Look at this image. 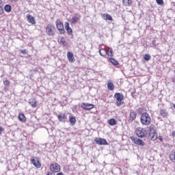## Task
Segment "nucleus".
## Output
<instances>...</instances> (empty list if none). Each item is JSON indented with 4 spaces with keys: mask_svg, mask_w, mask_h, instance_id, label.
Wrapping results in <instances>:
<instances>
[{
    "mask_svg": "<svg viewBox=\"0 0 175 175\" xmlns=\"http://www.w3.org/2000/svg\"><path fill=\"white\" fill-rule=\"evenodd\" d=\"M140 122L142 125L148 126L151 124V117L148 113H143L140 117Z\"/></svg>",
    "mask_w": 175,
    "mask_h": 175,
    "instance_id": "f257e3e1",
    "label": "nucleus"
},
{
    "mask_svg": "<svg viewBox=\"0 0 175 175\" xmlns=\"http://www.w3.org/2000/svg\"><path fill=\"white\" fill-rule=\"evenodd\" d=\"M114 98L117 100L116 105L118 106V107H120L121 105H124V101H122L124 99V94H122V93H115Z\"/></svg>",
    "mask_w": 175,
    "mask_h": 175,
    "instance_id": "f03ea898",
    "label": "nucleus"
},
{
    "mask_svg": "<svg viewBox=\"0 0 175 175\" xmlns=\"http://www.w3.org/2000/svg\"><path fill=\"white\" fill-rule=\"evenodd\" d=\"M46 33L48 36H54V35H55V26L54 25L48 24L46 27Z\"/></svg>",
    "mask_w": 175,
    "mask_h": 175,
    "instance_id": "7ed1b4c3",
    "label": "nucleus"
},
{
    "mask_svg": "<svg viewBox=\"0 0 175 175\" xmlns=\"http://www.w3.org/2000/svg\"><path fill=\"white\" fill-rule=\"evenodd\" d=\"M55 24H56V28L59 31V33L61 34L65 33V29H64V23L61 22V20L57 19V21H55Z\"/></svg>",
    "mask_w": 175,
    "mask_h": 175,
    "instance_id": "20e7f679",
    "label": "nucleus"
},
{
    "mask_svg": "<svg viewBox=\"0 0 175 175\" xmlns=\"http://www.w3.org/2000/svg\"><path fill=\"white\" fill-rule=\"evenodd\" d=\"M135 133L138 137H140L141 139H143L144 136H146V129L142 128V127H138L135 130Z\"/></svg>",
    "mask_w": 175,
    "mask_h": 175,
    "instance_id": "39448f33",
    "label": "nucleus"
},
{
    "mask_svg": "<svg viewBox=\"0 0 175 175\" xmlns=\"http://www.w3.org/2000/svg\"><path fill=\"white\" fill-rule=\"evenodd\" d=\"M94 142L98 146H107L109 144V143H107V141L105 138L96 137L94 138Z\"/></svg>",
    "mask_w": 175,
    "mask_h": 175,
    "instance_id": "423d86ee",
    "label": "nucleus"
},
{
    "mask_svg": "<svg viewBox=\"0 0 175 175\" xmlns=\"http://www.w3.org/2000/svg\"><path fill=\"white\" fill-rule=\"evenodd\" d=\"M131 139L134 143V144H137V146H142V147L146 146V143L143 142L140 138H137L136 137H131Z\"/></svg>",
    "mask_w": 175,
    "mask_h": 175,
    "instance_id": "0eeeda50",
    "label": "nucleus"
},
{
    "mask_svg": "<svg viewBox=\"0 0 175 175\" xmlns=\"http://www.w3.org/2000/svg\"><path fill=\"white\" fill-rule=\"evenodd\" d=\"M50 172H53V173H58L61 171V166L59 165L58 163H55L51 164L50 165Z\"/></svg>",
    "mask_w": 175,
    "mask_h": 175,
    "instance_id": "6e6552de",
    "label": "nucleus"
},
{
    "mask_svg": "<svg viewBox=\"0 0 175 175\" xmlns=\"http://www.w3.org/2000/svg\"><path fill=\"white\" fill-rule=\"evenodd\" d=\"M31 163H33V165H34V166H36V167H38V169H40V167H42V163H40V161H39V159L36 157H33L31 159H30Z\"/></svg>",
    "mask_w": 175,
    "mask_h": 175,
    "instance_id": "1a4fd4ad",
    "label": "nucleus"
},
{
    "mask_svg": "<svg viewBox=\"0 0 175 175\" xmlns=\"http://www.w3.org/2000/svg\"><path fill=\"white\" fill-rule=\"evenodd\" d=\"M57 120L60 122H63L64 124H65L68 120V116L66 113H59L57 116Z\"/></svg>",
    "mask_w": 175,
    "mask_h": 175,
    "instance_id": "9d476101",
    "label": "nucleus"
},
{
    "mask_svg": "<svg viewBox=\"0 0 175 175\" xmlns=\"http://www.w3.org/2000/svg\"><path fill=\"white\" fill-rule=\"evenodd\" d=\"M81 107L84 109V110H92V109H94V105L88 103H82Z\"/></svg>",
    "mask_w": 175,
    "mask_h": 175,
    "instance_id": "9b49d317",
    "label": "nucleus"
},
{
    "mask_svg": "<svg viewBox=\"0 0 175 175\" xmlns=\"http://www.w3.org/2000/svg\"><path fill=\"white\" fill-rule=\"evenodd\" d=\"M136 117H137V113L135 112V111H131L129 115V122L132 124L136 120Z\"/></svg>",
    "mask_w": 175,
    "mask_h": 175,
    "instance_id": "f8f14e48",
    "label": "nucleus"
},
{
    "mask_svg": "<svg viewBox=\"0 0 175 175\" xmlns=\"http://www.w3.org/2000/svg\"><path fill=\"white\" fill-rule=\"evenodd\" d=\"M65 25V29L67 31L68 35H73V30L72 29V27L69 25V23L66 22L64 23Z\"/></svg>",
    "mask_w": 175,
    "mask_h": 175,
    "instance_id": "ddd939ff",
    "label": "nucleus"
},
{
    "mask_svg": "<svg viewBox=\"0 0 175 175\" xmlns=\"http://www.w3.org/2000/svg\"><path fill=\"white\" fill-rule=\"evenodd\" d=\"M27 20L28 23H30V24H36V21H35V17L32 16V15L28 14L26 16Z\"/></svg>",
    "mask_w": 175,
    "mask_h": 175,
    "instance_id": "4468645a",
    "label": "nucleus"
},
{
    "mask_svg": "<svg viewBox=\"0 0 175 175\" xmlns=\"http://www.w3.org/2000/svg\"><path fill=\"white\" fill-rule=\"evenodd\" d=\"M67 58L69 62H75V61H76V59H75V55H73V53L70 51L68 52Z\"/></svg>",
    "mask_w": 175,
    "mask_h": 175,
    "instance_id": "2eb2a0df",
    "label": "nucleus"
},
{
    "mask_svg": "<svg viewBox=\"0 0 175 175\" xmlns=\"http://www.w3.org/2000/svg\"><path fill=\"white\" fill-rule=\"evenodd\" d=\"M101 17L103 18V20L113 21V17L109 14H101Z\"/></svg>",
    "mask_w": 175,
    "mask_h": 175,
    "instance_id": "dca6fc26",
    "label": "nucleus"
},
{
    "mask_svg": "<svg viewBox=\"0 0 175 175\" xmlns=\"http://www.w3.org/2000/svg\"><path fill=\"white\" fill-rule=\"evenodd\" d=\"M149 136H151L152 133H155L157 132V127L154 124H151L149 127Z\"/></svg>",
    "mask_w": 175,
    "mask_h": 175,
    "instance_id": "f3484780",
    "label": "nucleus"
},
{
    "mask_svg": "<svg viewBox=\"0 0 175 175\" xmlns=\"http://www.w3.org/2000/svg\"><path fill=\"white\" fill-rule=\"evenodd\" d=\"M169 114V112H167V110L161 109H160V116L163 117V118H165Z\"/></svg>",
    "mask_w": 175,
    "mask_h": 175,
    "instance_id": "a211bd4d",
    "label": "nucleus"
},
{
    "mask_svg": "<svg viewBox=\"0 0 175 175\" xmlns=\"http://www.w3.org/2000/svg\"><path fill=\"white\" fill-rule=\"evenodd\" d=\"M69 122L70 125H72V126H73V125H76V117L73 116H70Z\"/></svg>",
    "mask_w": 175,
    "mask_h": 175,
    "instance_id": "6ab92c4d",
    "label": "nucleus"
},
{
    "mask_svg": "<svg viewBox=\"0 0 175 175\" xmlns=\"http://www.w3.org/2000/svg\"><path fill=\"white\" fill-rule=\"evenodd\" d=\"M18 120L21 122H25L27 121V118H25V115H24V113H19Z\"/></svg>",
    "mask_w": 175,
    "mask_h": 175,
    "instance_id": "aec40b11",
    "label": "nucleus"
},
{
    "mask_svg": "<svg viewBox=\"0 0 175 175\" xmlns=\"http://www.w3.org/2000/svg\"><path fill=\"white\" fill-rule=\"evenodd\" d=\"M29 104L31 107H36V100L35 98H30L29 100Z\"/></svg>",
    "mask_w": 175,
    "mask_h": 175,
    "instance_id": "412c9836",
    "label": "nucleus"
},
{
    "mask_svg": "<svg viewBox=\"0 0 175 175\" xmlns=\"http://www.w3.org/2000/svg\"><path fill=\"white\" fill-rule=\"evenodd\" d=\"M109 125H111V126H114V125H117V120L114 118H111L108 120Z\"/></svg>",
    "mask_w": 175,
    "mask_h": 175,
    "instance_id": "4be33fe9",
    "label": "nucleus"
},
{
    "mask_svg": "<svg viewBox=\"0 0 175 175\" xmlns=\"http://www.w3.org/2000/svg\"><path fill=\"white\" fill-rule=\"evenodd\" d=\"M4 10L7 13H10V12H12V5H10V4L5 5L4 6Z\"/></svg>",
    "mask_w": 175,
    "mask_h": 175,
    "instance_id": "5701e85b",
    "label": "nucleus"
},
{
    "mask_svg": "<svg viewBox=\"0 0 175 175\" xmlns=\"http://www.w3.org/2000/svg\"><path fill=\"white\" fill-rule=\"evenodd\" d=\"M149 137H150V140H152L153 142L157 140L158 139V133H152L151 136L149 135Z\"/></svg>",
    "mask_w": 175,
    "mask_h": 175,
    "instance_id": "b1692460",
    "label": "nucleus"
},
{
    "mask_svg": "<svg viewBox=\"0 0 175 175\" xmlns=\"http://www.w3.org/2000/svg\"><path fill=\"white\" fill-rule=\"evenodd\" d=\"M100 55L102 57H105V55H107V50L101 49L99 50Z\"/></svg>",
    "mask_w": 175,
    "mask_h": 175,
    "instance_id": "393cba45",
    "label": "nucleus"
},
{
    "mask_svg": "<svg viewBox=\"0 0 175 175\" xmlns=\"http://www.w3.org/2000/svg\"><path fill=\"white\" fill-rule=\"evenodd\" d=\"M137 112L139 114V116H143V114L147 113V112H144V108H138L137 109Z\"/></svg>",
    "mask_w": 175,
    "mask_h": 175,
    "instance_id": "a878e982",
    "label": "nucleus"
},
{
    "mask_svg": "<svg viewBox=\"0 0 175 175\" xmlns=\"http://www.w3.org/2000/svg\"><path fill=\"white\" fill-rule=\"evenodd\" d=\"M107 55H109V57H113L114 52L113 51V48H108V50H107Z\"/></svg>",
    "mask_w": 175,
    "mask_h": 175,
    "instance_id": "bb28decb",
    "label": "nucleus"
},
{
    "mask_svg": "<svg viewBox=\"0 0 175 175\" xmlns=\"http://www.w3.org/2000/svg\"><path fill=\"white\" fill-rule=\"evenodd\" d=\"M58 42L63 46H66V41L65 40V38L64 37L59 39Z\"/></svg>",
    "mask_w": 175,
    "mask_h": 175,
    "instance_id": "cd10ccee",
    "label": "nucleus"
},
{
    "mask_svg": "<svg viewBox=\"0 0 175 175\" xmlns=\"http://www.w3.org/2000/svg\"><path fill=\"white\" fill-rule=\"evenodd\" d=\"M109 61H110L111 64H112L115 66L118 65V61L116 60V59H114L113 57H110Z\"/></svg>",
    "mask_w": 175,
    "mask_h": 175,
    "instance_id": "c85d7f7f",
    "label": "nucleus"
},
{
    "mask_svg": "<svg viewBox=\"0 0 175 175\" xmlns=\"http://www.w3.org/2000/svg\"><path fill=\"white\" fill-rule=\"evenodd\" d=\"M122 2L125 6H131L132 5V0H123Z\"/></svg>",
    "mask_w": 175,
    "mask_h": 175,
    "instance_id": "c756f323",
    "label": "nucleus"
},
{
    "mask_svg": "<svg viewBox=\"0 0 175 175\" xmlns=\"http://www.w3.org/2000/svg\"><path fill=\"white\" fill-rule=\"evenodd\" d=\"M107 88L109 91H113V90H114V84L112 82L108 83Z\"/></svg>",
    "mask_w": 175,
    "mask_h": 175,
    "instance_id": "7c9ffc66",
    "label": "nucleus"
},
{
    "mask_svg": "<svg viewBox=\"0 0 175 175\" xmlns=\"http://www.w3.org/2000/svg\"><path fill=\"white\" fill-rule=\"evenodd\" d=\"M79 17H72L70 20L72 24H76V23H77V21H79Z\"/></svg>",
    "mask_w": 175,
    "mask_h": 175,
    "instance_id": "2f4dec72",
    "label": "nucleus"
},
{
    "mask_svg": "<svg viewBox=\"0 0 175 175\" xmlns=\"http://www.w3.org/2000/svg\"><path fill=\"white\" fill-rule=\"evenodd\" d=\"M144 59L145 61H150V59H151V55H150L148 53L145 54L144 56Z\"/></svg>",
    "mask_w": 175,
    "mask_h": 175,
    "instance_id": "473e14b6",
    "label": "nucleus"
},
{
    "mask_svg": "<svg viewBox=\"0 0 175 175\" xmlns=\"http://www.w3.org/2000/svg\"><path fill=\"white\" fill-rule=\"evenodd\" d=\"M156 3H157V5L162 6V5H163L164 3V1L163 0H156Z\"/></svg>",
    "mask_w": 175,
    "mask_h": 175,
    "instance_id": "72a5a7b5",
    "label": "nucleus"
},
{
    "mask_svg": "<svg viewBox=\"0 0 175 175\" xmlns=\"http://www.w3.org/2000/svg\"><path fill=\"white\" fill-rule=\"evenodd\" d=\"M2 5V0H0V14H3V8L1 5Z\"/></svg>",
    "mask_w": 175,
    "mask_h": 175,
    "instance_id": "f704fd0d",
    "label": "nucleus"
},
{
    "mask_svg": "<svg viewBox=\"0 0 175 175\" xmlns=\"http://www.w3.org/2000/svg\"><path fill=\"white\" fill-rule=\"evenodd\" d=\"M3 83H4V85H5L7 86L10 85V82L9 81V80L4 81Z\"/></svg>",
    "mask_w": 175,
    "mask_h": 175,
    "instance_id": "c9c22d12",
    "label": "nucleus"
},
{
    "mask_svg": "<svg viewBox=\"0 0 175 175\" xmlns=\"http://www.w3.org/2000/svg\"><path fill=\"white\" fill-rule=\"evenodd\" d=\"M46 175H55V173L49 171L47 172Z\"/></svg>",
    "mask_w": 175,
    "mask_h": 175,
    "instance_id": "e433bc0d",
    "label": "nucleus"
},
{
    "mask_svg": "<svg viewBox=\"0 0 175 175\" xmlns=\"http://www.w3.org/2000/svg\"><path fill=\"white\" fill-rule=\"evenodd\" d=\"M152 44H153V46H157V40H153L152 41Z\"/></svg>",
    "mask_w": 175,
    "mask_h": 175,
    "instance_id": "4c0bfd02",
    "label": "nucleus"
},
{
    "mask_svg": "<svg viewBox=\"0 0 175 175\" xmlns=\"http://www.w3.org/2000/svg\"><path fill=\"white\" fill-rule=\"evenodd\" d=\"M22 54H27V49H23L21 51Z\"/></svg>",
    "mask_w": 175,
    "mask_h": 175,
    "instance_id": "58836bf2",
    "label": "nucleus"
},
{
    "mask_svg": "<svg viewBox=\"0 0 175 175\" xmlns=\"http://www.w3.org/2000/svg\"><path fill=\"white\" fill-rule=\"evenodd\" d=\"M2 132H3V128L0 126V135L2 133Z\"/></svg>",
    "mask_w": 175,
    "mask_h": 175,
    "instance_id": "ea45409f",
    "label": "nucleus"
},
{
    "mask_svg": "<svg viewBox=\"0 0 175 175\" xmlns=\"http://www.w3.org/2000/svg\"><path fill=\"white\" fill-rule=\"evenodd\" d=\"M56 175H64L63 172H59Z\"/></svg>",
    "mask_w": 175,
    "mask_h": 175,
    "instance_id": "a19ab883",
    "label": "nucleus"
},
{
    "mask_svg": "<svg viewBox=\"0 0 175 175\" xmlns=\"http://www.w3.org/2000/svg\"><path fill=\"white\" fill-rule=\"evenodd\" d=\"M18 0H10L11 2H17Z\"/></svg>",
    "mask_w": 175,
    "mask_h": 175,
    "instance_id": "79ce46f5",
    "label": "nucleus"
},
{
    "mask_svg": "<svg viewBox=\"0 0 175 175\" xmlns=\"http://www.w3.org/2000/svg\"><path fill=\"white\" fill-rule=\"evenodd\" d=\"M172 136L175 137V131L172 132Z\"/></svg>",
    "mask_w": 175,
    "mask_h": 175,
    "instance_id": "37998d69",
    "label": "nucleus"
},
{
    "mask_svg": "<svg viewBox=\"0 0 175 175\" xmlns=\"http://www.w3.org/2000/svg\"><path fill=\"white\" fill-rule=\"evenodd\" d=\"M163 139L161 138V137H160L159 141H160V142H163Z\"/></svg>",
    "mask_w": 175,
    "mask_h": 175,
    "instance_id": "c03bdc74",
    "label": "nucleus"
}]
</instances>
